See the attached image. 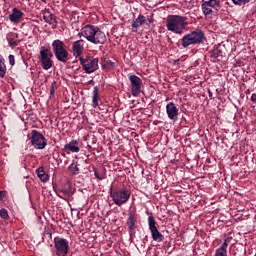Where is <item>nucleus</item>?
<instances>
[{
    "mask_svg": "<svg viewBox=\"0 0 256 256\" xmlns=\"http://www.w3.org/2000/svg\"><path fill=\"white\" fill-rule=\"evenodd\" d=\"M79 35H82L84 39H87L94 45H104V43L107 41L105 32L101 31V29L94 25H86L82 27Z\"/></svg>",
    "mask_w": 256,
    "mask_h": 256,
    "instance_id": "nucleus-1",
    "label": "nucleus"
},
{
    "mask_svg": "<svg viewBox=\"0 0 256 256\" xmlns=\"http://www.w3.org/2000/svg\"><path fill=\"white\" fill-rule=\"evenodd\" d=\"M187 25H189V22H187V17L185 16L171 15L166 20V28L176 35H183Z\"/></svg>",
    "mask_w": 256,
    "mask_h": 256,
    "instance_id": "nucleus-2",
    "label": "nucleus"
},
{
    "mask_svg": "<svg viewBox=\"0 0 256 256\" xmlns=\"http://www.w3.org/2000/svg\"><path fill=\"white\" fill-rule=\"evenodd\" d=\"M203 39H205V33H203L202 30L197 29L184 35L181 39V45L184 49H187V47H191V45H199V43H203Z\"/></svg>",
    "mask_w": 256,
    "mask_h": 256,
    "instance_id": "nucleus-3",
    "label": "nucleus"
},
{
    "mask_svg": "<svg viewBox=\"0 0 256 256\" xmlns=\"http://www.w3.org/2000/svg\"><path fill=\"white\" fill-rule=\"evenodd\" d=\"M52 51L60 63H67L69 61V52L65 48V43L59 39L52 42Z\"/></svg>",
    "mask_w": 256,
    "mask_h": 256,
    "instance_id": "nucleus-4",
    "label": "nucleus"
},
{
    "mask_svg": "<svg viewBox=\"0 0 256 256\" xmlns=\"http://www.w3.org/2000/svg\"><path fill=\"white\" fill-rule=\"evenodd\" d=\"M110 197L115 205L121 207V205H125V203L129 201L131 193H129L127 189L111 190Z\"/></svg>",
    "mask_w": 256,
    "mask_h": 256,
    "instance_id": "nucleus-5",
    "label": "nucleus"
},
{
    "mask_svg": "<svg viewBox=\"0 0 256 256\" xmlns=\"http://www.w3.org/2000/svg\"><path fill=\"white\" fill-rule=\"evenodd\" d=\"M53 52L51 50L42 47L40 50L39 62L44 71H49L53 67Z\"/></svg>",
    "mask_w": 256,
    "mask_h": 256,
    "instance_id": "nucleus-6",
    "label": "nucleus"
},
{
    "mask_svg": "<svg viewBox=\"0 0 256 256\" xmlns=\"http://www.w3.org/2000/svg\"><path fill=\"white\" fill-rule=\"evenodd\" d=\"M128 79L130 81L129 91L132 97H139L141 95V89H143V80L137 75H129Z\"/></svg>",
    "mask_w": 256,
    "mask_h": 256,
    "instance_id": "nucleus-7",
    "label": "nucleus"
},
{
    "mask_svg": "<svg viewBox=\"0 0 256 256\" xmlns=\"http://www.w3.org/2000/svg\"><path fill=\"white\" fill-rule=\"evenodd\" d=\"M201 7L205 17H209V15H213V9L215 11H219V9H221V1L220 0H208V1L203 0Z\"/></svg>",
    "mask_w": 256,
    "mask_h": 256,
    "instance_id": "nucleus-8",
    "label": "nucleus"
},
{
    "mask_svg": "<svg viewBox=\"0 0 256 256\" xmlns=\"http://www.w3.org/2000/svg\"><path fill=\"white\" fill-rule=\"evenodd\" d=\"M80 63L87 73H95L99 69V59L93 57L82 58L80 57Z\"/></svg>",
    "mask_w": 256,
    "mask_h": 256,
    "instance_id": "nucleus-9",
    "label": "nucleus"
},
{
    "mask_svg": "<svg viewBox=\"0 0 256 256\" xmlns=\"http://www.w3.org/2000/svg\"><path fill=\"white\" fill-rule=\"evenodd\" d=\"M148 227L150 229L153 241L161 243L163 239H165L163 234H161V232H159V229H157V222L155 221V217H148Z\"/></svg>",
    "mask_w": 256,
    "mask_h": 256,
    "instance_id": "nucleus-10",
    "label": "nucleus"
},
{
    "mask_svg": "<svg viewBox=\"0 0 256 256\" xmlns=\"http://www.w3.org/2000/svg\"><path fill=\"white\" fill-rule=\"evenodd\" d=\"M54 247L57 255L66 256L67 253H69V241H67L65 238L55 237Z\"/></svg>",
    "mask_w": 256,
    "mask_h": 256,
    "instance_id": "nucleus-11",
    "label": "nucleus"
},
{
    "mask_svg": "<svg viewBox=\"0 0 256 256\" xmlns=\"http://www.w3.org/2000/svg\"><path fill=\"white\" fill-rule=\"evenodd\" d=\"M31 143L34 149H43L44 147H47V139L37 130L32 131Z\"/></svg>",
    "mask_w": 256,
    "mask_h": 256,
    "instance_id": "nucleus-12",
    "label": "nucleus"
},
{
    "mask_svg": "<svg viewBox=\"0 0 256 256\" xmlns=\"http://www.w3.org/2000/svg\"><path fill=\"white\" fill-rule=\"evenodd\" d=\"M166 113L170 121H177L179 119V108L173 102H169L166 105Z\"/></svg>",
    "mask_w": 256,
    "mask_h": 256,
    "instance_id": "nucleus-13",
    "label": "nucleus"
},
{
    "mask_svg": "<svg viewBox=\"0 0 256 256\" xmlns=\"http://www.w3.org/2000/svg\"><path fill=\"white\" fill-rule=\"evenodd\" d=\"M83 51H85V41L84 40H77L72 43V53L73 57H81L83 55Z\"/></svg>",
    "mask_w": 256,
    "mask_h": 256,
    "instance_id": "nucleus-14",
    "label": "nucleus"
},
{
    "mask_svg": "<svg viewBox=\"0 0 256 256\" xmlns=\"http://www.w3.org/2000/svg\"><path fill=\"white\" fill-rule=\"evenodd\" d=\"M42 15L45 23L51 25L53 29H57V18L49 9H44L42 11Z\"/></svg>",
    "mask_w": 256,
    "mask_h": 256,
    "instance_id": "nucleus-15",
    "label": "nucleus"
},
{
    "mask_svg": "<svg viewBox=\"0 0 256 256\" xmlns=\"http://www.w3.org/2000/svg\"><path fill=\"white\" fill-rule=\"evenodd\" d=\"M75 194V188H73V186H71V184H66L64 188L59 189L57 191V195L58 197H60V199H64L65 197H71L72 195Z\"/></svg>",
    "mask_w": 256,
    "mask_h": 256,
    "instance_id": "nucleus-16",
    "label": "nucleus"
},
{
    "mask_svg": "<svg viewBox=\"0 0 256 256\" xmlns=\"http://www.w3.org/2000/svg\"><path fill=\"white\" fill-rule=\"evenodd\" d=\"M145 23H147V18L140 14L136 20L132 22V32L137 33V28L141 27V25H145Z\"/></svg>",
    "mask_w": 256,
    "mask_h": 256,
    "instance_id": "nucleus-17",
    "label": "nucleus"
},
{
    "mask_svg": "<svg viewBox=\"0 0 256 256\" xmlns=\"http://www.w3.org/2000/svg\"><path fill=\"white\" fill-rule=\"evenodd\" d=\"M22 17L23 12H21V10L17 8H14L12 10V13L9 15V20L11 21V23H19Z\"/></svg>",
    "mask_w": 256,
    "mask_h": 256,
    "instance_id": "nucleus-18",
    "label": "nucleus"
},
{
    "mask_svg": "<svg viewBox=\"0 0 256 256\" xmlns=\"http://www.w3.org/2000/svg\"><path fill=\"white\" fill-rule=\"evenodd\" d=\"M64 149L71 151V153H79V142H77V140H72L70 143L64 146Z\"/></svg>",
    "mask_w": 256,
    "mask_h": 256,
    "instance_id": "nucleus-19",
    "label": "nucleus"
},
{
    "mask_svg": "<svg viewBox=\"0 0 256 256\" xmlns=\"http://www.w3.org/2000/svg\"><path fill=\"white\" fill-rule=\"evenodd\" d=\"M136 223H137V218H135L133 214H129V217L127 219V225H128L130 235L135 231Z\"/></svg>",
    "mask_w": 256,
    "mask_h": 256,
    "instance_id": "nucleus-20",
    "label": "nucleus"
},
{
    "mask_svg": "<svg viewBox=\"0 0 256 256\" xmlns=\"http://www.w3.org/2000/svg\"><path fill=\"white\" fill-rule=\"evenodd\" d=\"M92 95V107H94V109H97V107H99V87H94Z\"/></svg>",
    "mask_w": 256,
    "mask_h": 256,
    "instance_id": "nucleus-21",
    "label": "nucleus"
},
{
    "mask_svg": "<svg viewBox=\"0 0 256 256\" xmlns=\"http://www.w3.org/2000/svg\"><path fill=\"white\" fill-rule=\"evenodd\" d=\"M7 75V65H5V58L0 54V77L3 79Z\"/></svg>",
    "mask_w": 256,
    "mask_h": 256,
    "instance_id": "nucleus-22",
    "label": "nucleus"
},
{
    "mask_svg": "<svg viewBox=\"0 0 256 256\" xmlns=\"http://www.w3.org/2000/svg\"><path fill=\"white\" fill-rule=\"evenodd\" d=\"M36 173L39 177V179H41V181H47L48 176L45 174V170L43 169V167H40L36 170Z\"/></svg>",
    "mask_w": 256,
    "mask_h": 256,
    "instance_id": "nucleus-23",
    "label": "nucleus"
},
{
    "mask_svg": "<svg viewBox=\"0 0 256 256\" xmlns=\"http://www.w3.org/2000/svg\"><path fill=\"white\" fill-rule=\"evenodd\" d=\"M211 57L219 59V57H223V51L219 50V47H216L212 50Z\"/></svg>",
    "mask_w": 256,
    "mask_h": 256,
    "instance_id": "nucleus-24",
    "label": "nucleus"
},
{
    "mask_svg": "<svg viewBox=\"0 0 256 256\" xmlns=\"http://www.w3.org/2000/svg\"><path fill=\"white\" fill-rule=\"evenodd\" d=\"M69 171L72 172V175H79V166L77 164H71L69 166Z\"/></svg>",
    "mask_w": 256,
    "mask_h": 256,
    "instance_id": "nucleus-25",
    "label": "nucleus"
},
{
    "mask_svg": "<svg viewBox=\"0 0 256 256\" xmlns=\"http://www.w3.org/2000/svg\"><path fill=\"white\" fill-rule=\"evenodd\" d=\"M0 217L2 219H9V212H7V209L5 208L0 209Z\"/></svg>",
    "mask_w": 256,
    "mask_h": 256,
    "instance_id": "nucleus-26",
    "label": "nucleus"
},
{
    "mask_svg": "<svg viewBox=\"0 0 256 256\" xmlns=\"http://www.w3.org/2000/svg\"><path fill=\"white\" fill-rule=\"evenodd\" d=\"M232 1H233L234 5L241 6V5H245V4L249 3L251 0H232Z\"/></svg>",
    "mask_w": 256,
    "mask_h": 256,
    "instance_id": "nucleus-27",
    "label": "nucleus"
},
{
    "mask_svg": "<svg viewBox=\"0 0 256 256\" xmlns=\"http://www.w3.org/2000/svg\"><path fill=\"white\" fill-rule=\"evenodd\" d=\"M8 59H9V64L11 65V67H13V65H15V56L10 54L8 56Z\"/></svg>",
    "mask_w": 256,
    "mask_h": 256,
    "instance_id": "nucleus-28",
    "label": "nucleus"
},
{
    "mask_svg": "<svg viewBox=\"0 0 256 256\" xmlns=\"http://www.w3.org/2000/svg\"><path fill=\"white\" fill-rule=\"evenodd\" d=\"M94 175L96 179H99V181H103V179H105V175H100L97 171H94Z\"/></svg>",
    "mask_w": 256,
    "mask_h": 256,
    "instance_id": "nucleus-29",
    "label": "nucleus"
},
{
    "mask_svg": "<svg viewBox=\"0 0 256 256\" xmlns=\"http://www.w3.org/2000/svg\"><path fill=\"white\" fill-rule=\"evenodd\" d=\"M57 85L56 82H53L50 88V95H55V86Z\"/></svg>",
    "mask_w": 256,
    "mask_h": 256,
    "instance_id": "nucleus-30",
    "label": "nucleus"
},
{
    "mask_svg": "<svg viewBox=\"0 0 256 256\" xmlns=\"http://www.w3.org/2000/svg\"><path fill=\"white\" fill-rule=\"evenodd\" d=\"M105 64H106L107 67H115V65H116V63L111 61V60H107L105 62Z\"/></svg>",
    "mask_w": 256,
    "mask_h": 256,
    "instance_id": "nucleus-31",
    "label": "nucleus"
},
{
    "mask_svg": "<svg viewBox=\"0 0 256 256\" xmlns=\"http://www.w3.org/2000/svg\"><path fill=\"white\" fill-rule=\"evenodd\" d=\"M251 101H252L253 103H256V94H252V96H251Z\"/></svg>",
    "mask_w": 256,
    "mask_h": 256,
    "instance_id": "nucleus-32",
    "label": "nucleus"
},
{
    "mask_svg": "<svg viewBox=\"0 0 256 256\" xmlns=\"http://www.w3.org/2000/svg\"><path fill=\"white\" fill-rule=\"evenodd\" d=\"M46 235H48L49 239H52L53 234H51L50 232H47Z\"/></svg>",
    "mask_w": 256,
    "mask_h": 256,
    "instance_id": "nucleus-33",
    "label": "nucleus"
},
{
    "mask_svg": "<svg viewBox=\"0 0 256 256\" xmlns=\"http://www.w3.org/2000/svg\"><path fill=\"white\" fill-rule=\"evenodd\" d=\"M0 199H3V192H0Z\"/></svg>",
    "mask_w": 256,
    "mask_h": 256,
    "instance_id": "nucleus-34",
    "label": "nucleus"
},
{
    "mask_svg": "<svg viewBox=\"0 0 256 256\" xmlns=\"http://www.w3.org/2000/svg\"><path fill=\"white\" fill-rule=\"evenodd\" d=\"M3 1V3H7V0H2Z\"/></svg>",
    "mask_w": 256,
    "mask_h": 256,
    "instance_id": "nucleus-35",
    "label": "nucleus"
}]
</instances>
